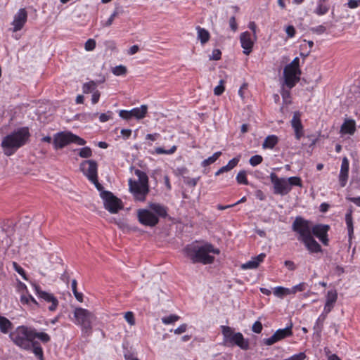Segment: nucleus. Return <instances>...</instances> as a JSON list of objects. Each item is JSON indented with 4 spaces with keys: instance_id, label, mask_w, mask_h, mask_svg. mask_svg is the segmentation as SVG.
<instances>
[{
    "instance_id": "f257e3e1",
    "label": "nucleus",
    "mask_w": 360,
    "mask_h": 360,
    "mask_svg": "<svg viewBox=\"0 0 360 360\" xmlns=\"http://www.w3.org/2000/svg\"><path fill=\"white\" fill-rule=\"evenodd\" d=\"M184 252L193 263H202L203 264H210L214 261V257L210 255V253L219 255L220 250L215 248L210 243H205L201 246L187 245L184 248Z\"/></svg>"
},
{
    "instance_id": "f03ea898",
    "label": "nucleus",
    "mask_w": 360,
    "mask_h": 360,
    "mask_svg": "<svg viewBox=\"0 0 360 360\" xmlns=\"http://www.w3.org/2000/svg\"><path fill=\"white\" fill-rule=\"evenodd\" d=\"M30 134L27 127H21L6 135L2 139L1 146L6 155H12L29 140Z\"/></svg>"
},
{
    "instance_id": "7ed1b4c3",
    "label": "nucleus",
    "mask_w": 360,
    "mask_h": 360,
    "mask_svg": "<svg viewBox=\"0 0 360 360\" xmlns=\"http://www.w3.org/2000/svg\"><path fill=\"white\" fill-rule=\"evenodd\" d=\"M9 337L15 345L25 350H31L32 342V328L25 326H18Z\"/></svg>"
},
{
    "instance_id": "20e7f679",
    "label": "nucleus",
    "mask_w": 360,
    "mask_h": 360,
    "mask_svg": "<svg viewBox=\"0 0 360 360\" xmlns=\"http://www.w3.org/2000/svg\"><path fill=\"white\" fill-rule=\"evenodd\" d=\"M74 316L76 323L82 327V333L89 336L92 333V323L96 319L94 314L90 311L77 307L75 309Z\"/></svg>"
},
{
    "instance_id": "39448f33",
    "label": "nucleus",
    "mask_w": 360,
    "mask_h": 360,
    "mask_svg": "<svg viewBox=\"0 0 360 360\" xmlns=\"http://www.w3.org/2000/svg\"><path fill=\"white\" fill-rule=\"evenodd\" d=\"M221 332L224 336V343L229 346L236 345L243 350L249 349V342L245 339L241 333H234L229 326H222Z\"/></svg>"
},
{
    "instance_id": "423d86ee",
    "label": "nucleus",
    "mask_w": 360,
    "mask_h": 360,
    "mask_svg": "<svg viewBox=\"0 0 360 360\" xmlns=\"http://www.w3.org/2000/svg\"><path fill=\"white\" fill-rule=\"evenodd\" d=\"M71 143L84 146L86 141L70 131H61L54 135L53 143L56 149L63 148Z\"/></svg>"
},
{
    "instance_id": "0eeeda50",
    "label": "nucleus",
    "mask_w": 360,
    "mask_h": 360,
    "mask_svg": "<svg viewBox=\"0 0 360 360\" xmlns=\"http://www.w3.org/2000/svg\"><path fill=\"white\" fill-rule=\"evenodd\" d=\"M101 197L103 200L104 207L110 213L115 214L123 209L122 200L110 191L101 192Z\"/></svg>"
},
{
    "instance_id": "6e6552de",
    "label": "nucleus",
    "mask_w": 360,
    "mask_h": 360,
    "mask_svg": "<svg viewBox=\"0 0 360 360\" xmlns=\"http://www.w3.org/2000/svg\"><path fill=\"white\" fill-rule=\"evenodd\" d=\"M292 229L298 234L297 239L301 242L312 236L309 222L300 217L295 218Z\"/></svg>"
},
{
    "instance_id": "1a4fd4ad",
    "label": "nucleus",
    "mask_w": 360,
    "mask_h": 360,
    "mask_svg": "<svg viewBox=\"0 0 360 360\" xmlns=\"http://www.w3.org/2000/svg\"><path fill=\"white\" fill-rule=\"evenodd\" d=\"M270 180L274 186V193L277 195H285L291 191L285 178H279L276 173L270 174Z\"/></svg>"
},
{
    "instance_id": "9d476101",
    "label": "nucleus",
    "mask_w": 360,
    "mask_h": 360,
    "mask_svg": "<svg viewBox=\"0 0 360 360\" xmlns=\"http://www.w3.org/2000/svg\"><path fill=\"white\" fill-rule=\"evenodd\" d=\"M129 191L133 193L135 199L139 201H144L149 192V186H144L136 181L129 180Z\"/></svg>"
},
{
    "instance_id": "9b49d317",
    "label": "nucleus",
    "mask_w": 360,
    "mask_h": 360,
    "mask_svg": "<svg viewBox=\"0 0 360 360\" xmlns=\"http://www.w3.org/2000/svg\"><path fill=\"white\" fill-rule=\"evenodd\" d=\"M292 323H290V326L286 328L277 330L270 338L264 339V344L270 346L287 337L291 336L292 335Z\"/></svg>"
},
{
    "instance_id": "f8f14e48",
    "label": "nucleus",
    "mask_w": 360,
    "mask_h": 360,
    "mask_svg": "<svg viewBox=\"0 0 360 360\" xmlns=\"http://www.w3.org/2000/svg\"><path fill=\"white\" fill-rule=\"evenodd\" d=\"M33 286L35 292L39 299L48 303H51V305L49 307V309L51 311H55L58 305V299L52 293L42 290L38 285L33 284Z\"/></svg>"
},
{
    "instance_id": "ddd939ff",
    "label": "nucleus",
    "mask_w": 360,
    "mask_h": 360,
    "mask_svg": "<svg viewBox=\"0 0 360 360\" xmlns=\"http://www.w3.org/2000/svg\"><path fill=\"white\" fill-rule=\"evenodd\" d=\"M301 71L300 69L285 66L283 70V75L285 79V84L289 88L292 89L295 86L296 83L300 80V75Z\"/></svg>"
},
{
    "instance_id": "4468645a",
    "label": "nucleus",
    "mask_w": 360,
    "mask_h": 360,
    "mask_svg": "<svg viewBox=\"0 0 360 360\" xmlns=\"http://www.w3.org/2000/svg\"><path fill=\"white\" fill-rule=\"evenodd\" d=\"M137 216L139 222L144 226L153 227L159 222L158 217L146 209L139 210Z\"/></svg>"
},
{
    "instance_id": "2eb2a0df",
    "label": "nucleus",
    "mask_w": 360,
    "mask_h": 360,
    "mask_svg": "<svg viewBox=\"0 0 360 360\" xmlns=\"http://www.w3.org/2000/svg\"><path fill=\"white\" fill-rule=\"evenodd\" d=\"M98 165L95 160H84L80 164V169L89 181L96 180Z\"/></svg>"
},
{
    "instance_id": "dca6fc26",
    "label": "nucleus",
    "mask_w": 360,
    "mask_h": 360,
    "mask_svg": "<svg viewBox=\"0 0 360 360\" xmlns=\"http://www.w3.org/2000/svg\"><path fill=\"white\" fill-rule=\"evenodd\" d=\"M330 226L326 224H316L311 228V235L315 236L324 245H328V231Z\"/></svg>"
},
{
    "instance_id": "f3484780",
    "label": "nucleus",
    "mask_w": 360,
    "mask_h": 360,
    "mask_svg": "<svg viewBox=\"0 0 360 360\" xmlns=\"http://www.w3.org/2000/svg\"><path fill=\"white\" fill-rule=\"evenodd\" d=\"M27 20V13L25 8H20L18 13L14 15L12 22L13 32H15L20 30Z\"/></svg>"
},
{
    "instance_id": "a211bd4d",
    "label": "nucleus",
    "mask_w": 360,
    "mask_h": 360,
    "mask_svg": "<svg viewBox=\"0 0 360 360\" xmlns=\"http://www.w3.org/2000/svg\"><path fill=\"white\" fill-rule=\"evenodd\" d=\"M300 112H295L291 120V126L294 129L295 136L297 140H300L304 136L303 125L300 120Z\"/></svg>"
},
{
    "instance_id": "6ab92c4d",
    "label": "nucleus",
    "mask_w": 360,
    "mask_h": 360,
    "mask_svg": "<svg viewBox=\"0 0 360 360\" xmlns=\"http://www.w3.org/2000/svg\"><path fill=\"white\" fill-rule=\"evenodd\" d=\"M240 41L241 46L243 49V53L249 55L252 51L254 42L251 39V34L249 32L246 31L240 34Z\"/></svg>"
},
{
    "instance_id": "aec40b11",
    "label": "nucleus",
    "mask_w": 360,
    "mask_h": 360,
    "mask_svg": "<svg viewBox=\"0 0 360 360\" xmlns=\"http://www.w3.org/2000/svg\"><path fill=\"white\" fill-rule=\"evenodd\" d=\"M348 172L349 160L346 157H345L342 160L341 169L339 175L340 183L342 187H344L346 185L348 179Z\"/></svg>"
},
{
    "instance_id": "412c9836",
    "label": "nucleus",
    "mask_w": 360,
    "mask_h": 360,
    "mask_svg": "<svg viewBox=\"0 0 360 360\" xmlns=\"http://www.w3.org/2000/svg\"><path fill=\"white\" fill-rule=\"evenodd\" d=\"M310 253H318L322 252L321 245L315 240L313 236L302 241Z\"/></svg>"
},
{
    "instance_id": "4be33fe9",
    "label": "nucleus",
    "mask_w": 360,
    "mask_h": 360,
    "mask_svg": "<svg viewBox=\"0 0 360 360\" xmlns=\"http://www.w3.org/2000/svg\"><path fill=\"white\" fill-rule=\"evenodd\" d=\"M266 257L265 253H261L259 255L252 257L251 260L243 264L241 268L243 269H254L258 267L259 264L262 262Z\"/></svg>"
},
{
    "instance_id": "5701e85b",
    "label": "nucleus",
    "mask_w": 360,
    "mask_h": 360,
    "mask_svg": "<svg viewBox=\"0 0 360 360\" xmlns=\"http://www.w3.org/2000/svg\"><path fill=\"white\" fill-rule=\"evenodd\" d=\"M356 131V122L352 119H345L340 127V133L342 134L353 135Z\"/></svg>"
},
{
    "instance_id": "b1692460",
    "label": "nucleus",
    "mask_w": 360,
    "mask_h": 360,
    "mask_svg": "<svg viewBox=\"0 0 360 360\" xmlns=\"http://www.w3.org/2000/svg\"><path fill=\"white\" fill-rule=\"evenodd\" d=\"M149 207L150 211L154 213L158 217L165 218L167 216V207L159 203H150Z\"/></svg>"
},
{
    "instance_id": "393cba45",
    "label": "nucleus",
    "mask_w": 360,
    "mask_h": 360,
    "mask_svg": "<svg viewBox=\"0 0 360 360\" xmlns=\"http://www.w3.org/2000/svg\"><path fill=\"white\" fill-rule=\"evenodd\" d=\"M148 110V106L146 105H141L140 108H134L131 110L132 117H134L137 119L143 118Z\"/></svg>"
},
{
    "instance_id": "a878e982",
    "label": "nucleus",
    "mask_w": 360,
    "mask_h": 360,
    "mask_svg": "<svg viewBox=\"0 0 360 360\" xmlns=\"http://www.w3.org/2000/svg\"><path fill=\"white\" fill-rule=\"evenodd\" d=\"M198 32V38L200 39L201 44H204L207 43L210 40V33L205 28H202L200 26L196 27Z\"/></svg>"
},
{
    "instance_id": "bb28decb",
    "label": "nucleus",
    "mask_w": 360,
    "mask_h": 360,
    "mask_svg": "<svg viewBox=\"0 0 360 360\" xmlns=\"http://www.w3.org/2000/svg\"><path fill=\"white\" fill-rule=\"evenodd\" d=\"M31 345V349L32 350V352L34 354V355L38 357L39 360L44 359V352L43 349L40 346V344L37 341H32L30 343Z\"/></svg>"
},
{
    "instance_id": "cd10ccee",
    "label": "nucleus",
    "mask_w": 360,
    "mask_h": 360,
    "mask_svg": "<svg viewBox=\"0 0 360 360\" xmlns=\"http://www.w3.org/2000/svg\"><path fill=\"white\" fill-rule=\"evenodd\" d=\"M278 139L275 135H269L265 139L262 143L263 148L272 149L278 143Z\"/></svg>"
},
{
    "instance_id": "c85d7f7f",
    "label": "nucleus",
    "mask_w": 360,
    "mask_h": 360,
    "mask_svg": "<svg viewBox=\"0 0 360 360\" xmlns=\"http://www.w3.org/2000/svg\"><path fill=\"white\" fill-rule=\"evenodd\" d=\"M12 323L6 317L0 315V330L1 333L6 334L8 330L12 328Z\"/></svg>"
},
{
    "instance_id": "c756f323",
    "label": "nucleus",
    "mask_w": 360,
    "mask_h": 360,
    "mask_svg": "<svg viewBox=\"0 0 360 360\" xmlns=\"http://www.w3.org/2000/svg\"><path fill=\"white\" fill-rule=\"evenodd\" d=\"M35 338H38L43 343H47L50 341V336L44 332H37V330L32 328V341H34Z\"/></svg>"
},
{
    "instance_id": "7c9ffc66",
    "label": "nucleus",
    "mask_w": 360,
    "mask_h": 360,
    "mask_svg": "<svg viewBox=\"0 0 360 360\" xmlns=\"http://www.w3.org/2000/svg\"><path fill=\"white\" fill-rule=\"evenodd\" d=\"M352 210H349L345 214V221L347 226L348 235L349 238H352V236L354 233V226H353V221H352Z\"/></svg>"
},
{
    "instance_id": "2f4dec72",
    "label": "nucleus",
    "mask_w": 360,
    "mask_h": 360,
    "mask_svg": "<svg viewBox=\"0 0 360 360\" xmlns=\"http://www.w3.org/2000/svg\"><path fill=\"white\" fill-rule=\"evenodd\" d=\"M134 174L139 179L137 182L144 186H148V177L146 172L140 169H136Z\"/></svg>"
},
{
    "instance_id": "473e14b6",
    "label": "nucleus",
    "mask_w": 360,
    "mask_h": 360,
    "mask_svg": "<svg viewBox=\"0 0 360 360\" xmlns=\"http://www.w3.org/2000/svg\"><path fill=\"white\" fill-rule=\"evenodd\" d=\"M97 87V82L94 81H90L89 82L84 83L82 86V90L84 94H89L90 92H94Z\"/></svg>"
},
{
    "instance_id": "72a5a7b5",
    "label": "nucleus",
    "mask_w": 360,
    "mask_h": 360,
    "mask_svg": "<svg viewBox=\"0 0 360 360\" xmlns=\"http://www.w3.org/2000/svg\"><path fill=\"white\" fill-rule=\"evenodd\" d=\"M221 155V152L217 151L214 153L211 157L208 158L207 159L204 160L202 162V165L203 167L208 166L212 163H214Z\"/></svg>"
},
{
    "instance_id": "f704fd0d",
    "label": "nucleus",
    "mask_w": 360,
    "mask_h": 360,
    "mask_svg": "<svg viewBox=\"0 0 360 360\" xmlns=\"http://www.w3.org/2000/svg\"><path fill=\"white\" fill-rule=\"evenodd\" d=\"M112 221L116 224L124 232H128L131 229L124 219H113Z\"/></svg>"
},
{
    "instance_id": "c9c22d12",
    "label": "nucleus",
    "mask_w": 360,
    "mask_h": 360,
    "mask_svg": "<svg viewBox=\"0 0 360 360\" xmlns=\"http://www.w3.org/2000/svg\"><path fill=\"white\" fill-rule=\"evenodd\" d=\"M329 11V7L327 5H325L324 4H317V7L314 10V13H316L318 15H323L328 13Z\"/></svg>"
},
{
    "instance_id": "e433bc0d",
    "label": "nucleus",
    "mask_w": 360,
    "mask_h": 360,
    "mask_svg": "<svg viewBox=\"0 0 360 360\" xmlns=\"http://www.w3.org/2000/svg\"><path fill=\"white\" fill-rule=\"evenodd\" d=\"M246 172L245 170L240 171L236 176V181L240 184L248 185V181L246 176Z\"/></svg>"
},
{
    "instance_id": "4c0bfd02",
    "label": "nucleus",
    "mask_w": 360,
    "mask_h": 360,
    "mask_svg": "<svg viewBox=\"0 0 360 360\" xmlns=\"http://www.w3.org/2000/svg\"><path fill=\"white\" fill-rule=\"evenodd\" d=\"M127 72V68L122 65L115 66L112 69V72L116 76L125 75Z\"/></svg>"
},
{
    "instance_id": "58836bf2",
    "label": "nucleus",
    "mask_w": 360,
    "mask_h": 360,
    "mask_svg": "<svg viewBox=\"0 0 360 360\" xmlns=\"http://www.w3.org/2000/svg\"><path fill=\"white\" fill-rule=\"evenodd\" d=\"M338 300V292L336 290H331L328 291L326 295V302L335 304Z\"/></svg>"
},
{
    "instance_id": "ea45409f",
    "label": "nucleus",
    "mask_w": 360,
    "mask_h": 360,
    "mask_svg": "<svg viewBox=\"0 0 360 360\" xmlns=\"http://www.w3.org/2000/svg\"><path fill=\"white\" fill-rule=\"evenodd\" d=\"M286 180L288 181V184H289L290 187H291V188L293 186H299V187L302 186V180L298 176H291V177L286 179Z\"/></svg>"
},
{
    "instance_id": "a19ab883",
    "label": "nucleus",
    "mask_w": 360,
    "mask_h": 360,
    "mask_svg": "<svg viewBox=\"0 0 360 360\" xmlns=\"http://www.w3.org/2000/svg\"><path fill=\"white\" fill-rule=\"evenodd\" d=\"M176 150V146H173L169 150H165V149H164L162 147H157L155 148V153L157 154H167V155H170V154H173Z\"/></svg>"
},
{
    "instance_id": "79ce46f5",
    "label": "nucleus",
    "mask_w": 360,
    "mask_h": 360,
    "mask_svg": "<svg viewBox=\"0 0 360 360\" xmlns=\"http://www.w3.org/2000/svg\"><path fill=\"white\" fill-rule=\"evenodd\" d=\"M79 155L83 158H88L92 155V150L89 147H84L79 150Z\"/></svg>"
},
{
    "instance_id": "37998d69",
    "label": "nucleus",
    "mask_w": 360,
    "mask_h": 360,
    "mask_svg": "<svg viewBox=\"0 0 360 360\" xmlns=\"http://www.w3.org/2000/svg\"><path fill=\"white\" fill-rule=\"evenodd\" d=\"M262 160H263V158L261 155H255L250 158L249 162L252 166L255 167V166L259 165L262 162Z\"/></svg>"
},
{
    "instance_id": "c03bdc74",
    "label": "nucleus",
    "mask_w": 360,
    "mask_h": 360,
    "mask_svg": "<svg viewBox=\"0 0 360 360\" xmlns=\"http://www.w3.org/2000/svg\"><path fill=\"white\" fill-rule=\"evenodd\" d=\"M290 290L287 288H285L283 287H277L274 289V293L275 295L278 297H283L285 295L288 294Z\"/></svg>"
},
{
    "instance_id": "a18cd8bd",
    "label": "nucleus",
    "mask_w": 360,
    "mask_h": 360,
    "mask_svg": "<svg viewBox=\"0 0 360 360\" xmlns=\"http://www.w3.org/2000/svg\"><path fill=\"white\" fill-rule=\"evenodd\" d=\"M179 317L176 315L172 314L162 319V323L165 324H170L178 321Z\"/></svg>"
},
{
    "instance_id": "49530a36",
    "label": "nucleus",
    "mask_w": 360,
    "mask_h": 360,
    "mask_svg": "<svg viewBox=\"0 0 360 360\" xmlns=\"http://www.w3.org/2000/svg\"><path fill=\"white\" fill-rule=\"evenodd\" d=\"M200 177L197 178H190L188 176L184 177V183L191 187H194L196 186Z\"/></svg>"
},
{
    "instance_id": "de8ad7c7",
    "label": "nucleus",
    "mask_w": 360,
    "mask_h": 360,
    "mask_svg": "<svg viewBox=\"0 0 360 360\" xmlns=\"http://www.w3.org/2000/svg\"><path fill=\"white\" fill-rule=\"evenodd\" d=\"M224 81L223 79H221L219 81V84L218 86H217L214 89V94L216 95V96H220L223 94V92L224 91Z\"/></svg>"
},
{
    "instance_id": "09e8293b",
    "label": "nucleus",
    "mask_w": 360,
    "mask_h": 360,
    "mask_svg": "<svg viewBox=\"0 0 360 360\" xmlns=\"http://www.w3.org/2000/svg\"><path fill=\"white\" fill-rule=\"evenodd\" d=\"M13 266L14 269L22 277L27 280V276L25 270L15 262H13Z\"/></svg>"
},
{
    "instance_id": "8fccbe9b",
    "label": "nucleus",
    "mask_w": 360,
    "mask_h": 360,
    "mask_svg": "<svg viewBox=\"0 0 360 360\" xmlns=\"http://www.w3.org/2000/svg\"><path fill=\"white\" fill-rule=\"evenodd\" d=\"M124 319L129 323V325L134 326L135 324L134 316L131 311L126 312L124 314Z\"/></svg>"
},
{
    "instance_id": "3c124183",
    "label": "nucleus",
    "mask_w": 360,
    "mask_h": 360,
    "mask_svg": "<svg viewBox=\"0 0 360 360\" xmlns=\"http://www.w3.org/2000/svg\"><path fill=\"white\" fill-rule=\"evenodd\" d=\"M112 111H108L106 113H101L99 116V120L101 122H107L112 118Z\"/></svg>"
},
{
    "instance_id": "603ef678",
    "label": "nucleus",
    "mask_w": 360,
    "mask_h": 360,
    "mask_svg": "<svg viewBox=\"0 0 360 360\" xmlns=\"http://www.w3.org/2000/svg\"><path fill=\"white\" fill-rule=\"evenodd\" d=\"M84 47L86 51L94 50L96 47L95 40L92 39H88L85 43Z\"/></svg>"
},
{
    "instance_id": "864d4df0",
    "label": "nucleus",
    "mask_w": 360,
    "mask_h": 360,
    "mask_svg": "<svg viewBox=\"0 0 360 360\" xmlns=\"http://www.w3.org/2000/svg\"><path fill=\"white\" fill-rule=\"evenodd\" d=\"M310 30L313 33H316L317 34H322L326 32V28L323 25H319L317 27H311Z\"/></svg>"
},
{
    "instance_id": "5fc2aeb1",
    "label": "nucleus",
    "mask_w": 360,
    "mask_h": 360,
    "mask_svg": "<svg viewBox=\"0 0 360 360\" xmlns=\"http://www.w3.org/2000/svg\"><path fill=\"white\" fill-rule=\"evenodd\" d=\"M252 330L256 333H260L262 330V323L259 321H255L252 325Z\"/></svg>"
},
{
    "instance_id": "6e6d98bb",
    "label": "nucleus",
    "mask_w": 360,
    "mask_h": 360,
    "mask_svg": "<svg viewBox=\"0 0 360 360\" xmlns=\"http://www.w3.org/2000/svg\"><path fill=\"white\" fill-rule=\"evenodd\" d=\"M221 52L219 49H214L212 55L210 56V60H218L221 58Z\"/></svg>"
},
{
    "instance_id": "4d7b16f0",
    "label": "nucleus",
    "mask_w": 360,
    "mask_h": 360,
    "mask_svg": "<svg viewBox=\"0 0 360 360\" xmlns=\"http://www.w3.org/2000/svg\"><path fill=\"white\" fill-rule=\"evenodd\" d=\"M119 115L124 120H129L132 117L131 110H121L119 112Z\"/></svg>"
},
{
    "instance_id": "13d9d810",
    "label": "nucleus",
    "mask_w": 360,
    "mask_h": 360,
    "mask_svg": "<svg viewBox=\"0 0 360 360\" xmlns=\"http://www.w3.org/2000/svg\"><path fill=\"white\" fill-rule=\"evenodd\" d=\"M285 32L289 38H292L295 35L296 31L292 25H288L285 28Z\"/></svg>"
},
{
    "instance_id": "bf43d9fd",
    "label": "nucleus",
    "mask_w": 360,
    "mask_h": 360,
    "mask_svg": "<svg viewBox=\"0 0 360 360\" xmlns=\"http://www.w3.org/2000/svg\"><path fill=\"white\" fill-rule=\"evenodd\" d=\"M239 160H240L239 158H234L231 159L228 162V164L226 165L228 166L229 169L231 170L238 165V163L239 162Z\"/></svg>"
},
{
    "instance_id": "052dcab7",
    "label": "nucleus",
    "mask_w": 360,
    "mask_h": 360,
    "mask_svg": "<svg viewBox=\"0 0 360 360\" xmlns=\"http://www.w3.org/2000/svg\"><path fill=\"white\" fill-rule=\"evenodd\" d=\"M100 96H101V94H100V92L98 90L94 91L93 94H92V96H91V102H92V103L93 104L97 103L98 102V101H99Z\"/></svg>"
},
{
    "instance_id": "680f3d73",
    "label": "nucleus",
    "mask_w": 360,
    "mask_h": 360,
    "mask_svg": "<svg viewBox=\"0 0 360 360\" xmlns=\"http://www.w3.org/2000/svg\"><path fill=\"white\" fill-rule=\"evenodd\" d=\"M30 295H25V294H22L21 296H20V302L22 304H27V305H29L30 304V300L28 298L30 297Z\"/></svg>"
},
{
    "instance_id": "e2e57ef3",
    "label": "nucleus",
    "mask_w": 360,
    "mask_h": 360,
    "mask_svg": "<svg viewBox=\"0 0 360 360\" xmlns=\"http://www.w3.org/2000/svg\"><path fill=\"white\" fill-rule=\"evenodd\" d=\"M229 25H230L231 29L233 32L236 31V30L238 28V25H237L236 21V18H235L234 16H232V17L230 18V19H229Z\"/></svg>"
},
{
    "instance_id": "0e129e2a",
    "label": "nucleus",
    "mask_w": 360,
    "mask_h": 360,
    "mask_svg": "<svg viewBox=\"0 0 360 360\" xmlns=\"http://www.w3.org/2000/svg\"><path fill=\"white\" fill-rule=\"evenodd\" d=\"M287 66H290V68H296V69H300L299 68V66H300V60L297 57L295 58L292 61L287 65Z\"/></svg>"
},
{
    "instance_id": "69168bd1",
    "label": "nucleus",
    "mask_w": 360,
    "mask_h": 360,
    "mask_svg": "<svg viewBox=\"0 0 360 360\" xmlns=\"http://www.w3.org/2000/svg\"><path fill=\"white\" fill-rule=\"evenodd\" d=\"M28 298L30 300V304H29V306H30L32 309L39 307V304L31 295Z\"/></svg>"
},
{
    "instance_id": "338daca9",
    "label": "nucleus",
    "mask_w": 360,
    "mask_h": 360,
    "mask_svg": "<svg viewBox=\"0 0 360 360\" xmlns=\"http://www.w3.org/2000/svg\"><path fill=\"white\" fill-rule=\"evenodd\" d=\"M121 134L124 139H127L131 134V130L127 129H123L121 130Z\"/></svg>"
},
{
    "instance_id": "774afa93",
    "label": "nucleus",
    "mask_w": 360,
    "mask_h": 360,
    "mask_svg": "<svg viewBox=\"0 0 360 360\" xmlns=\"http://www.w3.org/2000/svg\"><path fill=\"white\" fill-rule=\"evenodd\" d=\"M284 264L285 266H287L289 270L290 271H294L295 269H296V266L295 264H294L293 262L292 261H290V260H286L284 262Z\"/></svg>"
}]
</instances>
